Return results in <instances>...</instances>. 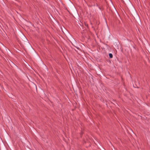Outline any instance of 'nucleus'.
Segmentation results:
<instances>
[{
	"mask_svg": "<svg viewBox=\"0 0 150 150\" xmlns=\"http://www.w3.org/2000/svg\"><path fill=\"white\" fill-rule=\"evenodd\" d=\"M109 56L110 58H112L113 57L112 54L111 53L109 54Z\"/></svg>",
	"mask_w": 150,
	"mask_h": 150,
	"instance_id": "nucleus-1",
	"label": "nucleus"
}]
</instances>
